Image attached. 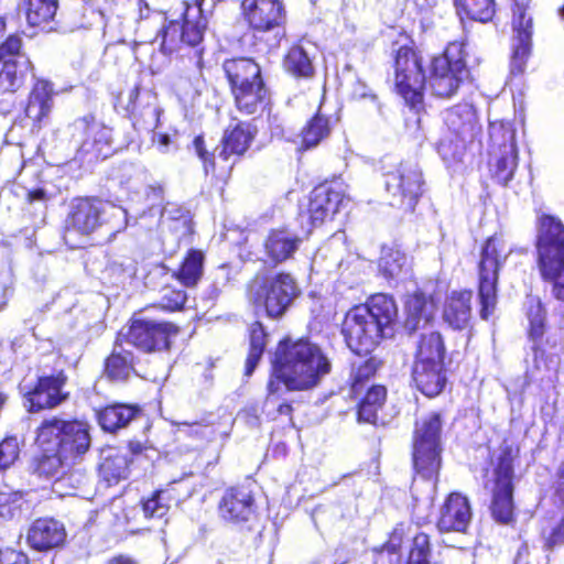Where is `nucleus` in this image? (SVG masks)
I'll return each instance as SVG.
<instances>
[{
	"mask_svg": "<svg viewBox=\"0 0 564 564\" xmlns=\"http://www.w3.org/2000/svg\"><path fill=\"white\" fill-rule=\"evenodd\" d=\"M332 364L319 346L307 339L281 341L268 381L269 405L281 390L304 391L315 388L330 372Z\"/></svg>",
	"mask_w": 564,
	"mask_h": 564,
	"instance_id": "f257e3e1",
	"label": "nucleus"
},
{
	"mask_svg": "<svg viewBox=\"0 0 564 564\" xmlns=\"http://www.w3.org/2000/svg\"><path fill=\"white\" fill-rule=\"evenodd\" d=\"M398 307L392 296L378 293L364 305L349 310L344 318L341 334L348 348L357 355H367L383 337L391 336Z\"/></svg>",
	"mask_w": 564,
	"mask_h": 564,
	"instance_id": "f03ea898",
	"label": "nucleus"
},
{
	"mask_svg": "<svg viewBox=\"0 0 564 564\" xmlns=\"http://www.w3.org/2000/svg\"><path fill=\"white\" fill-rule=\"evenodd\" d=\"M127 223V210L122 207L91 197L75 198L65 218L64 239L75 246L76 238H87L104 225L118 232Z\"/></svg>",
	"mask_w": 564,
	"mask_h": 564,
	"instance_id": "7ed1b4c3",
	"label": "nucleus"
},
{
	"mask_svg": "<svg viewBox=\"0 0 564 564\" xmlns=\"http://www.w3.org/2000/svg\"><path fill=\"white\" fill-rule=\"evenodd\" d=\"M54 135L62 143L74 145V160L80 164H93L108 158L112 149L111 129L97 121L93 115H85L57 129Z\"/></svg>",
	"mask_w": 564,
	"mask_h": 564,
	"instance_id": "20e7f679",
	"label": "nucleus"
},
{
	"mask_svg": "<svg viewBox=\"0 0 564 564\" xmlns=\"http://www.w3.org/2000/svg\"><path fill=\"white\" fill-rule=\"evenodd\" d=\"M536 251L541 276L553 283L554 297L564 302V225L558 218H539Z\"/></svg>",
	"mask_w": 564,
	"mask_h": 564,
	"instance_id": "39448f33",
	"label": "nucleus"
},
{
	"mask_svg": "<svg viewBox=\"0 0 564 564\" xmlns=\"http://www.w3.org/2000/svg\"><path fill=\"white\" fill-rule=\"evenodd\" d=\"M36 443L48 448L53 445L66 459L78 464L90 448L91 438L86 423L53 417L39 426Z\"/></svg>",
	"mask_w": 564,
	"mask_h": 564,
	"instance_id": "423d86ee",
	"label": "nucleus"
},
{
	"mask_svg": "<svg viewBox=\"0 0 564 564\" xmlns=\"http://www.w3.org/2000/svg\"><path fill=\"white\" fill-rule=\"evenodd\" d=\"M446 131L440 139L436 150L444 162L460 161L466 143L480 130L476 111L469 104H458L444 112Z\"/></svg>",
	"mask_w": 564,
	"mask_h": 564,
	"instance_id": "0eeeda50",
	"label": "nucleus"
},
{
	"mask_svg": "<svg viewBox=\"0 0 564 564\" xmlns=\"http://www.w3.org/2000/svg\"><path fill=\"white\" fill-rule=\"evenodd\" d=\"M206 0L184 2L182 23L170 21L164 24L155 37L164 53L174 52L181 44L197 46L207 30L209 11L204 8Z\"/></svg>",
	"mask_w": 564,
	"mask_h": 564,
	"instance_id": "6e6552de",
	"label": "nucleus"
},
{
	"mask_svg": "<svg viewBox=\"0 0 564 564\" xmlns=\"http://www.w3.org/2000/svg\"><path fill=\"white\" fill-rule=\"evenodd\" d=\"M465 43L451 42L444 54L432 59L430 75L424 77V89L440 98H449L456 94L468 70L465 63Z\"/></svg>",
	"mask_w": 564,
	"mask_h": 564,
	"instance_id": "1a4fd4ad",
	"label": "nucleus"
},
{
	"mask_svg": "<svg viewBox=\"0 0 564 564\" xmlns=\"http://www.w3.org/2000/svg\"><path fill=\"white\" fill-rule=\"evenodd\" d=\"M513 251L496 235L488 238L482 247L478 264V296L481 305L480 316L484 319H487L495 310L499 270Z\"/></svg>",
	"mask_w": 564,
	"mask_h": 564,
	"instance_id": "9d476101",
	"label": "nucleus"
},
{
	"mask_svg": "<svg viewBox=\"0 0 564 564\" xmlns=\"http://www.w3.org/2000/svg\"><path fill=\"white\" fill-rule=\"evenodd\" d=\"M299 294L295 280L286 273L257 276L249 286V300L273 318L282 316Z\"/></svg>",
	"mask_w": 564,
	"mask_h": 564,
	"instance_id": "9b49d317",
	"label": "nucleus"
},
{
	"mask_svg": "<svg viewBox=\"0 0 564 564\" xmlns=\"http://www.w3.org/2000/svg\"><path fill=\"white\" fill-rule=\"evenodd\" d=\"M490 167L498 183L507 185L518 166L516 129L510 121L490 122Z\"/></svg>",
	"mask_w": 564,
	"mask_h": 564,
	"instance_id": "f8f14e48",
	"label": "nucleus"
},
{
	"mask_svg": "<svg viewBox=\"0 0 564 564\" xmlns=\"http://www.w3.org/2000/svg\"><path fill=\"white\" fill-rule=\"evenodd\" d=\"M440 414L432 413L416 423L413 443V464L417 474L432 479L441 466Z\"/></svg>",
	"mask_w": 564,
	"mask_h": 564,
	"instance_id": "ddd939ff",
	"label": "nucleus"
},
{
	"mask_svg": "<svg viewBox=\"0 0 564 564\" xmlns=\"http://www.w3.org/2000/svg\"><path fill=\"white\" fill-rule=\"evenodd\" d=\"M178 328L169 322H160L134 315L130 324L118 334L119 340L135 347L143 352L166 350L171 345V337Z\"/></svg>",
	"mask_w": 564,
	"mask_h": 564,
	"instance_id": "4468645a",
	"label": "nucleus"
},
{
	"mask_svg": "<svg viewBox=\"0 0 564 564\" xmlns=\"http://www.w3.org/2000/svg\"><path fill=\"white\" fill-rule=\"evenodd\" d=\"M242 14L249 26L257 33H271L269 46L275 47L284 36L285 20L283 4L280 0H242Z\"/></svg>",
	"mask_w": 564,
	"mask_h": 564,
	"instance_id": "2eb2a0df",
	"label": "nucleus"
},
{
	"mask_svg": "<svg viewBox=\"0 0 564 564\" xmlns=\"http://www.w3.org/2000/svg\"><path fill=\"white\" fill-rule=\"evenodd\" d=\"M512 462L511 451L505 449L494 471L490 510L494 520L501 524H511L514 521Z\"/></svg>",
	"mask_w": 564,
	"mask_h": 564,
	"instance_id": "dca6fc26",
	"label": "nucleus"
},
{
	"mask_svg": "<svg viewBox=\"0 0 564 564\" xmlns=\"http://www.w3.org/2000/svg\"><path fill=\"white\" fill-rule=\"evenodd\" d=\"M423 177L414 162H402L386 174V188L392 196L391 205L413 210L423 193Z\"/></svg>",
	"mask_w": 564,
	"mask_h": 564,
	"instance_id": "f3484780",
	"label": "nucleus"
},
{
	"mask_svg": "<svg viewBox=\"0 0 564 564\" xmlns=\"http://www.w3.org/2000/svg\"><path fill=\"white\" fill-rule=\"evenodd\" d=\"M395 86L400 95L411 106L422 99L424 74L416 53L408 46H400L394 54Z\"/></svg>",
	"mask_w": 564,
	"mask_h": 564,
	"instance_id": "a211bd4d",
	"label": "nucleus"
},
{
	"mask_svg": "<svg viewBox=\"0 0 564 564\" xmlns=\"http://www.w3.org/2000/svg\"><path fill=\"white\" fill-rule=\"evenodd\" d=\"M531 0H513L512 30L513 44L511 57V72L522 73L531 53V37L533 21L528 13Z\"/></svg>",
	"mask_w": 564,
	"mask_h": 564,
	"instance_id": "6ab92c4d",
	"label": "nucleus"
},
{
	"mask_svg": "<svg viewBox=\"0 0 564 564\" xmlns=\"http://www.w3.org/2000/svg\"><path fill=\"white\" fill-rule=\"evenodd\" d=\"M118 101L128 113L142 118L148 129L158 128L162 109L156 104V95L151 89L144 88L140 79L122 91Z\"/></svg>",
	"mask_w": 564,
	"mask_h": 564,
	"instance_id": "aec40b11",
	"label": "nucleus"
},
{
	"mask_svg": "<svg viewBox=\"0 0 564 564\" xmlns=\"http://www.w3.org/2000/svg\"><path fill=\"white\" fill-rule=\"evenodd\" d=\"M345 203V195L339 184H322L316 186L310 198L308 208L301 214L312 227L321 226L332 218Z\"/></svg>",
	"mask_w": 564,
	"mask_h": 564,
	"instance_id": "412c9836",
	"label": "nucleus"
},
{
	"mask_svg": "<svg viewBox=\"0 0 564 564\" xmlns=\"http://www.w3.org/2000/svg\"><path fill=\"white\" fill-rule=\"evenodd\" d=\"M65 382L66 376L63 372L39 378L35 388L25 394L28 410L37 412L61 404L67 398V393L62 392Z\"/></svg>",
	"mask_w": 564,
	"mask_h": 564,
	"instance_id": "4be33fe9",
	"label": "nucleus"
},
{
	"mask_svg": "<svg viewBox=\"0 0 564 564\" xmlns=\"http://www.w3.org/2000/svg\"><path fill=\"white\" fill-rule=\"evenodd\" d=\"M256 511L251 491L245 487H232L226 490L219 502V514L229 523H243L250 520Z\"/></svg>",
	"mask_w": 564,
	"mask_h": 564,
	"instance_id": "5701e85b",
	"label": "nucleus"
},
{
	"mask_svg": "<svg viewBox=\"0 0 564 564\" xmlns=\"http://www.w3.org/2000/svg\"><path fill=\"white\" fill-rule=\"evenodd\" d=\"M471 519L470 506L466 497L451 494L441 509L437 528L441 532H465Z\"/></svg>",
	"mask_w": 564,
	"mask_h": 564,
	"instance_id": "b1692460",
	"label": "nucleus"
},
{
	"mask_svg": "<svg viewBox=\"0 0 564 564\" xmlns=\"http://www.w3.org/2000/svg\"><path fill=\"white\" fill-rule=\"evenodd\" d=\"M66 538L64 525L53 518H40L33 521L26 534L29 545L37 551H47L59 546Z\"/></svg>",
	"mask_w": 564,
	"mask_h": 564,
	"instance_id": "393cba45",
	"label": "nucleus"
},
{
	"mask_svg": "<svg viewBox=\"0 0 564 564\" xmlns=\"http://www.w3.org/2000/svg\"><path fill=\"white\" fill-rule=\"evenodd\" d=\"M380 275L390 285H397L411 274V260L399 246H383L378 261Z\"/></svg>",
	"mask_w": 564,
	"mask_h": 564,
	"instance_id": "a878e982",
	"label": "nucleus"
},
{
	"mask_svg": "<svg viewBox=\"0 0 564 564\" xmlns=\"http://www.w3.org/2000/svg\"><path fill=\"white\" fill-rule=\"evenodd\" d=\"M412 379L417 390L429 398L440 394L446 383L443 361L415 360Z\"/></svg>",
	"mask_w": 564,
	"mask_h": 564,
	"instance_id": "bb28decb",
	"label": "nucleus"
},
{
	"mask_svg": "<svg viewBox=\"0 0 564 564\" xmlns=\"http://www.w3.org/2000/svg\"><path fill=\"white\" fill-rule=\"evenodd\" d=\"M301 238L286 228L272 229L263 242L265 261L279 264L292 258L299 249Z\"/></svg>",
	"mask_w": 564,
	"mask_h": 564,
	"instance_id": "cd10ccee",
	"label": "nucleus"
},
{
	"mask_svg": "<svg viewBox=\"0 0 564 564\" xmlns=\"http://www.w3.org/2000/svg\"><path fill=\"white\" fill-rule=\"evenodd\" d=\"M405 329L409 332L426 330L435 315V303L423 293L411 295L406 303Z\"/></svg>",
	"mask_w": 564,
	"mask_h": 564,
	"instance_id": "c85d7f7f",
	"label": "nucleus"
},
{
	"mask_svg": "<svg viewBox=\"0 0 564 564\" xmlns=\"http://www.w3.org/2000/svg\"><path fill=\"white\" fill-rule=\"evenodd\" d=\"M257 129L250 122H238L235 127L228 128L223 135V148L219 156L228 160L229 155H241L250 147Z\"/></svg>",
	"mask_w": 564,
	"mask_h": 564,
	"instance_id": "c756f323",
	"label": "nucleus"
},
{
	"mask_svg": "<svg viewBox=\"0 0 564 564\" xmlns=\"http://www.w3.org/2000/svg\"><path fill=\"white\" fill-rule=\"evenodd\" d=\"M471 291L452 292L444 307V321L455 329L467 327L471 317Z\"/></svg>",
	"mask_w": 564,
	"mask_h": 564,
	"instance_id": "7c9ffc66",
	"label": "nucleus"
},
{
	"mask_svg": "<svg viewBox=\"0 0 564 564\" xmlns=\"http://www.w3.org/2000/svg\"><path fill=\"white\" fill-rule=\"evenodd\" d=\"M53 93V85L47 80L37 79L34 84L24 109L25 116L34 123H40L51 112Z\"/></svg>",
	"mask_w": 564,
	"mask_h": 564,
	"instance_id": "2f4dec72",
	"label": "nucleus"
},
{
	"mask_svg": "<svg viewBox=\"0 0 564 564\" xmlns=\"http://www.w3.org/2000/svg\"><path fill=\"white\" fill-rule=\"evenodd\" d=\"M316 47L301 42L293 45L284 57V68L295 77L308 78L314 74L313 59L315 58Z\"/></svg>",
	"mask_w": 564,
	"mask_h": 564,
	"instance_id": "473e14b6",
	"label": "nucleus"
},
{
	"mask_svg": "<svg viewBox=\"0 0 564 564\" xmlns=\"http://www.w3.org/2000/svg\"><path fill=\"white\" fill-rule=\"evenodd\" d=\"M40 447L42 448V454L34 458L32 470L39 477L54 481L57 476L62 475L73 463L66 459L53 445L52 448H48V446Z\"/></svg>",
	"mask_w": 564,
	"mask_h": 564,
	"instance_id": "72a5a7b5",
	"label": "nucleus"
},
{
	"mask_svg": "<svg viewBox=\"0 0 564 564\" xmlns=\"http://www.w3.org/2000/svg\"><path fill=\"white\" fill-rule=\"evenodd\" d=\"M31 61L28 56H17L1 62L0 67V90L13 93L19 89L31 69Z\"/></svg>",
	"mask_w": 564,
	"mask_h": 564,
	"instance_id": "f704fd0d",
	"label": "nucleus"
},
{
	"mask_svg": "<svg viewBox=\"0 0 564 564\" xmlns=\"http://www.w3.org/2000/svg\"><path fill=\"white\" fill-rule=\"evenodd\" d=\"M139 410L127 404H112L97 412L98 423L107 432L126 427L138 415Z\"/></svg>",
	"mask_w": 564,
	"mask_h": 564,
	"instance_id": "c9c22d12",
	"label": "nucleus"
},
{
	"mask_svg": "<svg viewBox=\"0 0 564 564\" xmlns=\"http://www.w3.org/2000/svg\"><path fill=\"white\" fill-rule=\"evenodd\" d=\"M123 344L117 337L113 351L106 360V373L111 380H124L133 370L134 356L123 347Z\"/></svg>",
	"mask_w": 564,
	"mask_h": 564,
	"instance_id": "e433bc0d",
	"label": "nucleus"
},
{
	"mask_svg": "<svg viewBox=\"0 0 564 564\" xmlns=\"http://www.w3.org/2000/svg\"><path fill=\"white\" fill-rule=\"evenodd\" d=\"M24 8L30 25L48 30L57 17L58 0H24Z\"/></svg>",
	"mask_w": 564,
	"mask_h": 564,
	"instance_id": "4c0bfd02",
	"label": "nucleus"
},
{
	"mask_svg": "<svg viewBox=\"0 0 564 564\" xmlns=\"http://www.w3.org/2000/svg\"><path fill=\"white\" fill-rule=\"evenodd\" d=\"M238 111L243 115H256L263 110L268 104V89L265 86H252L249 89L231 91Z\"/></svg>",
	"mask_w": 564,
	"mask_h": 564,
	"instance_id": "58836bf2",
	"label": "nucleus"
},
{
	"mask_svg": "<svg viewBox=\"0 0 564 564\" xmlns=\"http://www.w3.org/2000/svg\"><path fill=\"white\" fill-rule=\"evenodd\" d=\"M527 316L529 319V335L534 341V358L538 362L539 358L543 357V350L538 347V340H540L544 334L545 327V310L538 297H529L525 303Z\"/></svg>",
	"mask_w": 564,
	"mask_h": 564,
	"instance_id": "ea45409f",
	"label": "nucleus"
},
{
	"mask_svg": "<svg viewBox=\"0 0 564 564\" xmlns=\"http://www.w3.org/2000/svg\"><path fill=\"white\" fill-rule=\"evenodd\" d=\"M387 398V390L383 386H372L368 389L365 398L360 401L358 408V420L377 424L378 412L382 409Z\"/></svg>",
	"mask_w": 564,
	"mask_h": 564,
	"instance_id": "a19ab883",
	"label": "nucleus"
},
{
	"mask_svg": "<svg viewBox=\"0 0 564 564\" xmlns=\"http://www.w3.org/2000/svg\"><path fill=\"white\" fill-rule=\"evenodd\" d=\"M204 273V253L199 250H189L180 269L174 273L176 279L185 286H195Z\"/></svg>",
	"mask_w": 564,
	"mask_h": 564,
	"instance_id": "79ce46f5",
	"label": "nucleus"
},
{
	"mask_svg": "<svg viewBox=\"0 0 564 564\" xmlns=\"http://www.w3.org/2000/svg\"><path fill=\"white\" fill-rule=\"evenodd\" d=\"M445 345L438 332L429 330L422 333L417 345L415 360L443 361Z\"/></svg>",
	"mask_w": 564,
	"mask_h": 564,
	"instance_id": "37998d69",
	"label": "nucleus"
},
{
	"mask_svg": "<svg viewBox=\"0 0 564 564\" xmlns=\"http://www.w3.org/2000/svg\"><path fill=\"white\" fill-rule=\"evenodd\" d=\"M147 197L152 204L149 208V214L151 216L158 215L160 221L181 219L185 215V210L175 204L167 203L161 207V203L163 202V187L160 185L149 186Z\"/></svg>",
	"mask_w": 564,
	"mask_h": 564,
	"instance_id": "c03bdc74",
	"label": "nucleus"
},
{
	"mask_svg": "<svg viewBox=\"0 0 564 564\" xmlns=\"http://www.w3.org/2000/svg\"><path fill=\"white\" fill-rule=\"evenodd\" d=\"M330 129L329 118L318 111L302 130V145L305 149L316 147L329 135Z\"/></svg>",
	"mask_w": 564,
	"mask_h": 564,
	"instance_id": "a18cd8bd",
	"label": "nucleus"
},
{
	"mask_svg": "<svg viewBox=\"0 0 564 564\" xmlns=\"http://www.w3.org/2000/svg\"><path fill=\"white\" fill-rule=\"evenodd\" d=\"M76 466L77 464H70V466L53 481L52 489L56 495L61 497L72 496L74 491L85 482L86 476L84 471Z\"/></svg>",
	"mask_w": 564,
	"mask_h": 564,
	"instance_id": "49530a36",
	"label": "nucleus"
},
{
	"mask_svg": "<svg viewBox=\"0 0 564 564\" xmlns=\"http://www.w3.org/2000/svg\"><path fill=\"white\" fill-rule=\"evenodd\" d=\"M91 9H87L83 6L72 9L70 11H62L58 19H54L48 31L58 30L62 32H73L78 29L88 28L90 23L86 22V13H90Z\"/></svg>",
	"mask_w": 564,
	"mask_h": 564,
	"instance_id": "de8ad7c7",
	"label": "nucleus"
},
{
	"mask_svg": "<svg viewBox=\"0 0 564 564\" xmlns=\"http://www.w3.org/2000/svg\"><path fill=\"white\" fill-rule=\"evenodd\" d=\"M259 65L252 58L247 57L226 59L223 64L230 88L237 86L243 77L254 75Z\"/></svg>",
	"mask_w": 564,
	"mask_h": 564,
	"instance_id": "09e8293b",
	"label": "nucleus"
},
{
	"mask_svg": "<svg viewBox=\"0 0 564 564\" xmlns=\"http://www.w3.org/2000/svg\"><path fill=\"white\" fill-rule=\"evenodd\" d=\"M90 15L104 22V39L108 44L124 42L123 21L120 15L105 17L101 11L90 10Z\"/></svg>",
	"mask_w": 564,
	"mask_h": 564,
	"instance_id": "8fccbe9b",
	"label": "nucleus"
},
{
	"mask_svg": "<svg viewBox=\"0 0 564 564\" xmlns=\"http://www.w3.org/2000/svg\"><path fill=\"white\" fill-rule=\"evenodd\" d=\"M459 14L464 13L471 20L488 22L492 19L496 8L495 0H469L457 8Z\"/></svg>",
	"mask_w": 564,
	"mask_h": 564,
	"instance_id": "3c124183",
	"label": "nucleus"
},
{
	"mask_svg": "<svg viewBox=\"0 0 564 564\" xmlns=\"http://www.w3.org/2000/svg\"><path fill=\"white\" fill-rule=\"evenodd\" d=\"M265 334L261 324L253 325L250 335V349L246 361V376H251L265 347Z\"/></svg>",
	"mask_w": 564,
	"mask_h": 564,
	"instance_id": "603ef678",
	"label": "nucleus"
},
{
	"mask_svg": "<svg viewBox=\"0 0 564 564\" xmlns=\"http://www.w3.org/2000/svg\"><path fill=\"white\" fill-rule=\"evenodd\" d=\"M377 368L378 362L373 358L360 361L359 364H352L350 381L351 390L355 394L362 391L365 382L376 373Z\"/></svg>",
	"mask_w": 564,
	"mask_h": 564,
	"instance_id": "864d4df0",
	"label": "nucleus"
},
{
	"mask_svg": "<svg viewBox=\"0 0 564 564\" xmlns=\"http://www.w3.org/2000/svg\"><path fill=\"white\" fill-rule=\"evenodd\" d=\"M129 463L126 456L115 455L107 457L100 466V471L105 479L109 482L118 481L128 477Z\"/></svg>",
	"mask_w": 564,
	"mask_h": 564,
	"instance_id": "5fc2aeb1",
	"label": "nucleus"
},
{
	"mask_svg": "<svg viewBox=\"0 0 564 564\" xmlns=\"http://www.w3.org/2000/svg\"><path fill=\"white\" fill-rule=\"evenodd\" d=\"M171 495L169 490H159L144 501L143 512L147 518H163L170 509Z\"/></svg>",
	"mask_w": 564,
	"mask_h": 564,
	"instance_id": "6e6d98bb",
	"label": "nucleus"
},
{
	"mask_svg": "<svg viewBox=\"0 0 564 564\" xmlns=\"http://www.w3.org/2000/svg\"><path fill=\"white\" fill-rule=\"evenodd\" d=\"M290 390H281L274 394L270 405L268 404L270 398V390L267 387V397L263 402L262 412L271 420H275L279 415L290 416L292 413V406L283 395Z\"/></svg>",
	"mask_w": 564,
	"mask_h": 564,
	"instance_id": "4d7b16f0",
	"label": "nucleus"
},
{
	"mask_svg": "<svg viewBox=\"0 0 564 564\" xmlns=\"http://www.w3.org/2000/svg\"><path fill=\"white\" fill-rule=\"evenodd\" d=\"M144 171L132 163H123L117 171L115 176L119 185L128 189H137L139 184L144 180Z\"/></svg>",
	"mask_w": 564,
	"mask_h": 564,
	"instance_id": "13d9d810",
	"label": "nucleus"
},
{
	"mask_svg": "<svg viewBox=\"0 0 564 564\" xmlns=\"http://www.w3.org/2000/svg\"><path fill=\"white\" fill-rule=\"evenodd\" d=\"M187 300V294L181 289L165 286L162 289L160 299V307L167 312H176L183 310Z\"/></svg>",
	"mask_w": 564,
	"mask_h": 564,
	"instance_id": "bf43d9fd",
	"label": "nucleus"
},
{
	"mask_svg": "<svg viewBox=\"0 0 564 564\" xmlns=\"http://www.w3.org/2000/svg\"><path fill=\"white\" fill-rule=\"evenodd\" d=\"M22 496L18 491L0 492V518L13 519L21 513Z\"/></svg>",
	"mask_w": 564,
	"mask_h": 564,
	"instance_id": "052dcab7",
	"label": "nucleus"
},
{
	"mask_svg": "<svg viewBox=\"0 0 564 564\" xmlns=\"http://www.w3.org/2000/svg\"><path fill=\"white\" fill-rule=\"evenodd\" d=\"M430 540L425 533H419L413 538L412 547L409 554L408 564H431Z\"/></svg>",
	"mask_w": 564,
	"mask_h": 564,
	"instance_id": "680f3d73",
	"label": "nucleus"
},
{
	"mask_svg": "<svg viewBox=\"0 0 564 564\" xmlns=\"http://www.w3.org/2000/svg\"><path fill=\"white\" fill-rule=\"evenodd\" d=\"M375 564H401L400 539L397 533L376 553Z\"/></svg>",
	"mask_w": 564,
	"mask_h": 564,
	"instance_id": "e2e57ef3",
	"label": "nucleus"
},
{
	"mask_svg": "<svg viewBox=\"0 0 564 564\" xmlns=\"http://www.w3.org/2000/svg\"><path fill=\"white\" fill-rule=\"evenodd\" d=\"M20 448L17 437H7L0 443V469L8 468L19 457Z\"/></svg>",
	"mask_w": 564,
	"mask_h": 564,
	"instance_id": "0e129e2a",
	"label": "nucleus"
},
{
	"mask_svg": "<svg viewBox=\"0 0 564 564\" xmlns=\"http://www.w3.org/2000/svg\"><path fill=\"white\" fill-rule=\"evenodd\" d=\"M192 148L196 155L199 158V160L203 163L205 174L208 175L209 173H213L215 170L214 166V154H212L205 145V140L202 135H197L194 138L192 142Z\"/></svg>",
	"mask_w": 564,
	"mask_h": 564,
	"instance_id": "69168bd1",
	"label": "nucleus"
},
{
	"mask_svg": "<svg viewBox=\"0 0 564 564\" xmlns=\"http://www.w3.org/2000/svg\"><path fill=\"white\" fill-rule=\"evenodd\" d=\"M22 39L18 35L9 36L0 45V62H6L9 58H17V56H26L21 53Z\"/></svg>",
	"mask_w": 564,
	"mask_h": 564,
	"instance_id": "338daca9",
	"label": "nucleus"
},
{
	"mask_svg": "<svg viewBox=\"0 0 564 564\" xmlns=\"http://www.w3.org/2000/svg\"><path fill=\"white\" fill-rule=\"evenodd\" d=\"M542 535L545 541V546L549 549L564 543V517L562 520L552 528L549 532L543 530Z\"/></svg>",
	"mask_w": 564,
	"mask_h": 564,
	"instance_id": "774afa93",
	"label": "nucleus"
}]
</instances>
